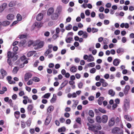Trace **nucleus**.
I'll return each mask as SVG.
<instances>
[{"instance_id":"1","label":"nucleus","mask_w":134,"mask_h":134,"mask_svg":"<svg viewBox=\"0 0 134 134\" xmlns=\"http://www.w3.org/2000/svg\"><path fill=\"white\" fill-rule=\"evenodd\" d=\"M87 125L89 126L88 129L92 130H97L96 129L101 130L102 127L100 125L97 124L95 125H91L88 123H87Z\"/></svg>"},{"instance_id":"2","label":"nucleus","mask_w":134,"mask_h":134,"mask_svg":"<svg viewBox=\"0 0 134 134\" xmlns=\"http://www.w3.org/2000/svg\"><path fill=\"white\" fill-rule=\"evenodd\" d=\"M130 107V101L127 99H125L124 102L123 108L124 110L126 111L129 109Z\"/></svg>"},{"instance_id":"3","label":"nucleus","mask_w":134,"mask_h":134,"mask_svg":"<svg viewBox=\"0 0 134 134\" xmlns=\"http://www.w3.org/2000/svg\"><path fill=\"white\" fill-rule=\"evenodd\" d=\"M96 121L98 123L102 122L103 123H106L108 121V118H96Z\"/></svg>"},{"instance_id":"4","label":"nucleus","mask_w":134,"mask_h":134,"mask_svg":"<svg viewBox=\"0 0 134 134\" xmlns=\"http://www.w3.org/2000/svg\"><path fill=\"white\" fill-rule=\"evenodd\" d=\"M13 54H11L10 51H8L7 53L8 59L7 62L10 65H11L12 64L11 62V58L12 57V54L13 55Z\"/></svg>"},{"instance_id":"5","label":"nucleus","mask_w":134,"mask_h":134,"mask_svg":"<svg viewBox=\"0 0 134 134\" xmlns=\"http://www.w3.org/2000/svg\"><path fill=\"white\" fill-rule=\"evenodd\" d=\"M48 49L44 53V55L46 56H47L49 54L52 52L53 45L52 44H49L48 45Z\"/></svg>"},{"instance_id":"6","label":"nucleus","mask_w":134,"mask_h":134,"mask_svg":"<svg viewBox=\"0 0 134 134\" xmlns=\"http://www.w3.org/2000/svg\"><path fill=\"white\" fill-rule=\"evenodd\" d=\"M0 72L2 75L0 77L1 79H3L4 77L7 75V74L6 71L3 69H1L0 70Z\"/></svg>"},{"instance_id":"7","label":"nucleus","mask_w":134,"mask_h":134,"mask_svg":"<svg viewBox=\"0 0 134 134\" xmlns=\"http://www.w3.org/2000/svg\"><path fill=\"white\" fill-rule=\"evenodd\" d=\"M44 43L43 41H41L38 43L37 45V47L36 48V47H35V49H38L39 48H41L43 47L44 45Z\"/></svg>"},{"instance_id":"8","label":"nucleus","mask_w":134,"mask_h":134,"mask_svg":"<svg viewBox=\"0 0 134 134\" xmlns=\"http://www.w3.org/2000/svg\"><path fill=\"white\" fill-rule=\"evenodd\" d=\"M120 129L118 127H115L111 130V133L113 134L118 133L120 132Z\"/></svg>"},{"instance_id":"9","label":"nucleus","mask_w":134,"mask_h":134,"mask_svg":"<svg viewBox=\"0 0 134 134\" xmlns=\"http://www.w3.org/2000/svg\"><path fill=\"white\" fill-rule=\"evenodd\" d=\"M130 88V87L129 85H127L125 86L124 90V93L125 95L126 96L128 94Z\"/></svg>"},{"instance_id":"10","label":"nucleus","mask_w":134,"mask_h":134,"mask_svg":"<svg viewBox=\"0 0 134 134\" xmlns=\"http://www.w3.org/2000/svg\"><path fill=\"white\" fill-rule=\"evenodd\" d=\"M68 83L67 81L65 80L62 83L60 87L58 88V90L59 91L62 90V89Z\"/></svg>"},{"instance_id":"11","label":"nucleus","mask_w":134,"mask_h":134,"mask_svg":"<svg viewBox=\"0 0 134 134\" xmlns=\"http://www.w3.org/2000/svg\"><path fill=\"white\" fill-rule=\"evenodd\" d=\"M32 74L30 73H27L25 74L24 79L25 81H27L28 79L32 76Z\"/></svg>"},{"instance_id":"12","label":"nucleus","mask_w":134,"mask_h":134,"mask_svg":"<svg viewBox=\"0 0 134 134\" xmlns=\"http://www.w3.org/2000/svg\"><path fill=\"white\" fill-rule=\"evenodd\" d=\"M120 61L121 60L120 59H115L113 61V64L115 66H117L119 65Z\"/></svg>"},{"instance_id":"13","label":"nucleus","mask_w":134,"mask_h":134,"mask_svg":"<svg viewBox=\"0 0 134 134\" xmlns=\"http://www.w3.org/2000/svg\"><path fill=\"white\" fill-rule=\"evenodd\" d=\"M115 119L114 118H111L110 120L109 121L108 124L109 126H113L115 124Z\"/></svg>"},{"instance_id":"14","label":"nucleus","mask_w":134,"mask_h":134,"mask_svg":"<svg viewBox=\"0 0 134 134\" xmlns=\"http://www.w3.org/2000/svg\"><path fill=\"white\" fill-rule=\"evenodd\" d=\"M7 4L6 3H3L0 7V12H2L4 9L6 8L7 6Z\"/></svg>"},{"instance_id":"15","label":"nucleus","mask_w":134,"mask_h":134,"mask_svg":"<svg viewBox=\"0 0 134 134\" xmlns=\"http://www.w3.org/2000/svg\"><path fill=\"white\" fill-rule=\"evenodd\" d=\"M59 14L58 13L55 12L51 16V18L52 19L54 20L57 19L59 16Z\"/></svg>"},{"instance_id":"16","label":"nucleus","mask_w":134,"mask_h":134,"mask_svg":"<svg viewBox=\"0 0 134 134\" xmlns=\"http://www.w3.org/2000/svg\"><path fill=\"white\" fill-rule=\"evenodd\" d=\"M14 18V16L13 14H8L7 16V19L9 20H12Z\"/></svg>"},{"instance_id":"17","label":"nucleus","mask_w":134,"mask_h":134,"mask_svg":"<svg viewBox=\"0 0 134 134\" xmlns=\"http://www.w3.org/2000/svg\"><path fill=\"white\" fill-rule=\"evenodd\" d=\"M62 10V7L61 5H59L57 7L56 10V12L59 14H60Z\"/></svg>"},{"instance_id":"18","label":"nucleus","mask_w":134,"mask_h":134,"mask_svg":"<svg viewBox=\"0 0 134 134\" xmlns=\"http://www.w3.org/2000/svg\"><path fill=\"white\" fill-rule=\"evenodd\" d=\"M11 53L13 54V55L12 54V57H11V58H12L13 60L14 61H15L18 58V56L16 55V54L15 53Z\"/></svg>"},{"instance_id":"19","label":"nucleus","mask_w":134,"mask_h":134,"mask_svg":"<svg viewBox=\"0 0 134 134\" xmlns=\"http://www.w3.org/2000/svg\"><path fill=\"white\" fill-rule=\"evenodd\" d=\"M43 17V14L41 13H40L37 16L36 20L38 21H40L42 19Z\"/></svg>"},{"instance_id":"20","label":"nucleus","mask_w":134,"mask_h":134,"mask_svg":"<svg viewBox=\"0 0 134 134\" xmlns=\"http://www.w3.org/2000/svg\"><path fill=\"white\" fill-rule=\"evenodd\" d=\"M54 12V9L53 8H50L48 10L47 12V15H50L53 13Z\"/></svg>"},{"instance_id":"21","label":"nucleus","mask_w":134,"mask_h":134,"mask_svg":"<svg viewBox=\"0 0 134 134\" xmlns=\"http://www.w3.org/2000/svg\"><path fill=\"white\" fill-rule=\"evenodd\" d=\"M94 60V58L91 54H90L88 56V59L87 61L88 62L93 61Z\"/></svg>"},{"instance_id":"22","label":"nucleus","mask_w":134,"mask_h":134,"mask_svg":"<svg viewBox=\"0 0 134 134\" xmlns=\"http://www.w3.org/2000/svg\"><path fill=\"white\" fill-rule=\"evenodd\" d=\"M54 109V107L52 106H49L47 110V113H50L51 111H52Z\"/></svg>"},{"instance_id":"23","label":"nucleus","mask_w":134,"mask_h":134,"mask_svg":"<svg viewBox=\"0 0 134 134\" xmlns=\"http://www.w3.org/2000/svg\"><path fill=\"white\" fill-rule=\"evenodd\" d=\"M108 93L111 96H114L115 94V93L113 90L110 89L109 90Z\"/></svg>"},{"instance_id":"24","label":"nucleus","mask_w":134,"mask_h":134,"mask_svg":"<svg viewBox=\"0 0 134 134\" xmlns=\"http://www.w3.org/2000/svg\"><path fill=\"white\" fill-rule=\"evenodd\" d=\"M16 4V1H15L10 2L9 4V6L10 7H12L15 6Z\"/></svg>"},{"instance_id":"25","label":"nucleus","mask_w":134,"mask_h":134,"mask_svg":"<svg viewBox=\"0 0 134 134\" xmlns=\"http://www.w3.org/2000/svg\"><path fill=\"white\" fill-rule=\"evenodd\" d=\"M77 68L75 66H72L70 68V71L72 72H76L77 71Z\"/></svg>"},{"instance_id":"26","label":"nucleus","mask_w":134,"mask_h":134,"mask_svg":"<svg viewBox=\"0 0 134 134\" xmlns=\"http://www.w3.org/2000/svg\"><path fill=\"white\" fill-rule=\"evenodd\" d=\"M104 99V98L103 97H100L99 99L98 100V104L100 105L102 104V101Z\"/></svg>"},{"instance_id":"27","label":"nucleus","mask_w":134,"mask_h":134,"mask_svg":"<svg viewBox=\"0 0 134 134\" xmlns=\"http://www.w3.org/2000/svg\"><path fill=\"white\" fill-rule=\"evenodd\" d=\"M95 134H105L102 131H99L98 130H93Z\"/></svg>"},{"instance_id":"28","label":"nucleus","mask_w":134,"mask_h":134,"mask_svg":"<svg viewBox=\"0 0 134 134\" xmlns=\"http://www.w3.org/2000/svg\"><path fill=\"white\" fill-rule=\"evenodd\" d=\"M72 101L74 102V103L72 106V107L75 108L79 103V101L78 100H74Z\"/></svg>"},{"instance_id":"29","label":"nucleus","mask_w":134,"mask_h":134,"mask_svg":"<svg viewBox=\"0 0 134 134\" xmlns=\"http://www.w3.org/2000/svg\"><path fill=\"white\" fill-rule=\"evenodd\" d=\"M51 120V118H46L45 122V125H48L50 123Z\"/></svg>"},{"instance_id":"30","label":"nucleus","mask_w":134,"mask_h":134,"mask_svg":"<svg viewBox=\"0 0 134 134\" xmlns=\"http://www.w3.org/2000/svg\"><path fill=\"white\" fill-rule=\"evenodd\" d=\"M66 128L64 127H63L58 129V132H64Z\"/></svg>"},{"instance_id":"31","label":"nucleus","mask_w":134,"mask_h":134,"mask_svg":"<svg viewBox=\"0 0 134 134\" xmlns=\"http://www.w3.org/2000/svg\"><path fill=\"white\" fill-rule=\"evenodd\" d=\"M88 114L91 117H93L94 115V113L92 110H90L89 111Z\"/></svg>"},{"instance_id":"32","label":"nucleus","mask_w":134,"mask_h":134,"mask_svg":"<svg viewBox=\"0 0 134 134\" xmlns=\"http://www.w3.org/2000/svg\"><path fill=\"white\" fill-rule=\"evenodd\" d=\"M117 53L118 54L120 53L124 52V49L123 48H120L117 50Z\"/></svg>"},{"instance_id":"33","label":"nucleus","mask_w":134,"mask_h":134,"mask_svg":"<svg viewBox=\"0 0 134 134\" xmlns=\"http://www.w3.org/2000/svg\"><path fill=\"white\" fill-rule=\"evenodd\" d=\"M33 81L35 82H38L40 81V79L36 77H34L32 78Z\"/></svg>"},{"instance_id":"34","label":"nucleus","mask_w":134,"mask_h":134,"mask_svg":"<svg viewBox=\"0 0 134 134\" xmlns=\"http://www.w3.org/2000/svg\"><path fill=\"white\" fill-rule=\"evenodd\" d=\"M35 53L34 51H29L27 54V57H29L32 56Z\"/></svg>"},{"instance_id":"35","label":"nucleus","mask_w":134,"mask_h":134,"mask_svg":"<svg viewBox=\"0 0 134 134\" xmlns=\"http://www.w3.org/2000/svg\"><path fill=\"white\" fill-rule=\"evenodd\" d=\"M88 36V34L86 31H85L82 35V37L83 38H87Z\"/></svg>"},{"instance_id":"36","label":"nucleus","mask_w":134,"mask_h":134,"mask_svg":"<svg viewBox=\"0 0 134 134\" xmlns=\"http://www.w3.org/2000/svg\"><path fill=\"white\" fill-rule=\"evenodd\" d=\"M28 46L29 47L31 45L33 46H34L35 45V43L33 41L30 40L28 42Z\"/></svg>"},{"instance_id":"37","label":"nucleus","mask_w":134,"mask_h":134,"mask_svg":"<svg viewBox=\"0 0 134 134\" xmlns=\"http://www.w3.org/2000/svg\"><path fill=\"white\" fill-rule=\"evenodd\" d=\"M19 69V68L18 67H15L14 68L12 72L14 74H16L17 73Z\"/></svg>"},{"instance_id":"38","label":"nucleus","mask_w":134,"mask_h":134,"mask_svg":"<svg viewBox=\"0 0 134 134\" xmlns=\"http://www.w3.org/2000/svg\"><path fill=\"white\" fill-rule=\"evenodd\" d=\"M73 40V38L71 37H69L68 38H66L65 41L67 43H69L71 42V41Z\"/></svg>"},{"instance_id":"39","label":"nucleus","mask_w":134,"mask_h":134,"mask_svg":"<svg viewBox=\"0 0 134 134\" xmlns=\"http://www.w3.org/2000/svg\"><path fill=\"white\" fill-rule=\"evenodd\" d=\"M10 24V22L7 21H4L2 24L3 26H6L8 25H9Z\"/></svg>"},{"instance_id":"40","label":"nucleus","mask_w":134,"mask_h":134,"mask_svg":"<svg viewBox=\"0 0 134 134\" xmlns=\"http://www.w3.org/2000/svg\"><path fill=\"white\" fill-rule=\"evenodd\" d=\"M51 95V93H48L46 94L44 96L42 97V98L43 97L44 98H48Z\"/></svg>"},{"instance_id":"41","label":"nucleus","mask_w":134,"mask_h":134,"mask_svg":"<svg viewBox=\"0 0 134 134\" xmlns=\"http://www.w3.org/2000/svg\"><path fill=\"white\" fill-rule=\"evenodd\" d=\"M72 28V26L71 24H69L68 26H66L65 29L68 30H71Z\"/></svg>"},{"instance_id":"42","label":"nucleus","mask_w":134,"mask_h":134,"mask_svg":"<svg viewBox=\"0 0 134 134\" xmlns=\"http://www.w3.org/2000/svg\"><path fill=\"white\" fill-rule=\"evenodd\" d=\"M99 110L100 112L103 113H106V110L102 108L101 107H100L98 109Z\"/></svg>"},{"instance_id":"43","label":"nucleus","mask_w":134,"mask_h":134,"mask_svg":"<svg viewBox=\"0 0 134 134\" xmlns=\"http://www.w3.org/2000/svg\"><path fill=\"white\" fill-rule=\"evenodd\" d=\"M33 107L32 105H29L27 107V110L29 111H31L33 108Z\"/></svg>"},{"instance_id":"44","label":"nucleus","mask_w":134,"mask_h":134,"mask_svg":"<svg viewBox=\"0 0 134 134\" xmlns=\"http://www.w3.org/2000/svg\"><path fill=\"white\" fill-rule=\"evenodd\" d=\"M88 120L89 122V124L90 123H93L94 122V120L92 118H88Z\"/></svg>"},{"instance_id":"45","label":"nucleus","mask_w":134,"mask_h":134,"mask_svg":"<svg viewBox=\"0 0 134 134\" xmlns=\"http://www.w3.org/2000/svg\"><path fill=\"white\" fill-rule=\"evenodd\" d=\"M16 17L18 21H20L21 20L22 17L20 14H18L16 16Z\"/></svg>"},{"instance_id":"46","label":"nucleus","mask_w":134,"mask_h":134,"mask_svg":"<svg viewBox=\"0 0 134 134\" xmlns=\"http://www.w3.org/2000/svg\"><path fill=\"white\" fill-rule=\"evenodd\" d=\"M54 94H53V97L52 98L51 100V102L52 103H54L55 101L56 100V96L54 97Z\"/></svg>"},{"instance_id":"47","label":"nucleus","mask_w":134,"mask_h":134,"mask_svg":"<svg viewBox=\"0 0 134 134\" xmlns=\"http://www.w3.org/2000/svg\"><path fill=\"white\" fill-rule=\"evenodd\" d=\"M98 31V29L95 28L94 27H93L92 29V32L93 33L97 32Z\"/></svg>"},{"instance_id":"48","label":"nucleus","mask_w":134,"mask_h":134,"mask_svg":"<svg viewBox=\"0 0 134 134\" xmlns=\"http://www.w3.org/2000/svg\"><path fill=\"white\" fill-rule=\"evenodd\" d=\"M20 114V112L19 111H16L14 112V115L15 117L19 116Z\"/></svg>"},{"instance_id":"49","label":"nucleus","mask_w":134,"mask_h":134,"mask_svg":"<svg viewBox=\"0 0 134 134\" xmlns=\"http://www.w3.org/2000/svg\"><path fill=\"white\" fill-rule=\"evenodd\" d=\"M31 119L30 118H29L27 121L26 124L27 126H30L31 123Z\"/></svg>"},{"instance_id":"50","label":"nucleus","mask_w":134,"mask_h":134,"mask_svg":"<svg viewBox=\"0 0 134 134\" xmlns=\"http://www.w3.org/2000/svg\"><path fill=\"white\" fill-rule=\"evenodd\" d=\"M76 121L79 124H81V118H77L76 119Z\"/></svg>"},{"instance_id":"51","label":"nucleus","mask_w":134,"mask_h":134,"mask_svg":"<svg viewBox=\"0 0 134 134\" xmlns=\"http://www.w3.org/2000/svg\"><path fill=\"white\" fill-rule=\"evenodd\" d=\"M21 127L22 128L24 129L25 127L26 126V124L24 122L21 121Z\"/></svg>"},{"instance_id":"52","label":"nucleus","mask_w":134,"mask_h":134,"mask_svg":"<svg viewBox=\"0 0 134 134\" xmlns=\"http://www.w3.org/2000/svg\"><path fill=\"white\" fill-rule=\"evenodd\" d=\"M95 65V63L94 62H92L88 64V65L90 67H94Z\"/></svg>"},{"instance_id":"53","label":"nucleus","mask_w":134,"mask_h":134,"mask_svg":"<svg viewBox=\"0 0 134 134\" xmlns=\"http://www.w3.org/2000/svg\"><path fill=\"white\" fill-rule=\"evenodd\" d=\"M84 32V31H83L82 30H80L78 32V34L79 36H81L82 35H83Z\"/></svg>"},{"instance_id":"54","label":"nucleus","mask_w":134,"mask_h":134,"mask_svg":"<svg viewBox=\"0 0 134 134\" xmlns=\"http://www.w3.org/2000/svg\"><path fill=\"white\" fill-rule=\"evenodd\" d=\"M78 86L79 88H81L83 86L82 83L81 82H80L78 83Z\"/></svg>"},{"instance_id":"55","label":"nucleus","mask_w":134,"mask_h":134,"mask_svg":"<svg viewBox=\"0 0 134 134\" xmlns=\"http://www.w3.org/2000/svg\"><path fill=\"white\" fill-rule=\"evenodd\" d=\"M85 14L86 16H88L90 15V13L89 10H86L85 11Z\"/></svg>"},{"instance_id":"56","label":"nucleus","mask_w":134,"mask_h":134,"mask_svg":"<svg viewBox=\"0 0 134 134\" xmlns=\"http://www.w3.org/2000/svg\"><path fill=\"white\" fill-rule=\"evenodd\" d=\"M99 16L100 19H103L104 18V15L103 13H100L99 14Z\"/></svg>"},{"instance_id":"57","label":"nucleus","mask_w":134,"mask_h":134,"mask_svg":"<svg viewBox=\"0 0 134 134\" xmlns=\"http://www.w3.org/2000/svg\"><path fill=\"white\" fill-rule=\"evenodd\" d=\"M33 83L32 80H30L27 82V84L29 85H31Z\"/></svg>"},{"instance_id":"58","label":"nucleus","mask_w":134,"mask_h":134,"mask_svg":"<svg viewBox=\"0 0 134 134\" xmlns=\"http://www.w3.org/2000/svg\"><path fill=\"white\" fill-rule=\"evenodd\" d=\"M96 71V70L94 68H92L90 70V72L91 73H94Z\"/></svg>"},{"instance_id":"59","label":"nucleus","mask_w":134,"mask_h":134,"mask_svg":"<svg viewBox=\"0 0 134 134\" xmlns=\"http://www.w3.org/2000/svg\"><path fill=\"white\" fill-rule=\"evenodd\" d=\"M17 97V96L16 94H14L12 96V98L13 100H15L16 99Z\"/></svg>"},{"instance_id":"60","label":"nucleus","mask_w":134,"mask_h":134,"mask_svg":"<svg viewBox=\"0 0 134 134\" xmlns=\"http://www.w3.org/2000/svg\"><path fill=\"white\" fill-rule=\"evenodd\" d=\"M127 41L126 38L125 37H123L122 39V41L123 43H125Z\"/></svg>"},{"instance_id":"61","label":"nucleus","mask_w":134,"mask_h":134,"mask_svg":"<svg viewBox=\"0 0 134 134\" xmlns=\"http://www.w3.org/2000/svg\"><path fill=\"white\" fill-rule=\"evenodd\" d=\"M32 98L34 100H36L38 98V96L36 95H34L32 96Z\"/></svg>"},{"instance_id":"62","label":"nucleus","mask_w":134,"mask_h":134,"mask_svg":"<svg viewBox=\"0 0 134 134\" xmlns=\"http://www.w3.org/2000/svg\"><path fill=\"white\" fill-rule=\"evenodd\" d=\"M80 59L78 58H76L74 59V61L76 63H78L80 61Z\"/></svg>"},{"instance_id":"63","label":"nucleus","mask_w":134,"mask_h":134,"mask_svg":"<svg viewBox=\"0 0 134 134\" xmlns=\"http://www.w3.org/2000/svg\"><path fill=\"white\" fill-rule=\"evenodd\" d=\"M120 31L119 30H117L115 31L114 34L116 35H118L120 34Z\"/></svg>"},{"instance_id":"64","label":"nucleus","mask_w":134,"mask_h":134,"mask_svg":"<svg viewBox=\"0 0 134 134\" xmlns=\"http://www.w3.org/2000/svg\"><path fill=\"white\" fill-rule=\"evenodd\" d=\"M88 100L90 101L93 100L94 99V97L93 96H92L89 97L88 98Z\"/></svg>"}]
</instances>
